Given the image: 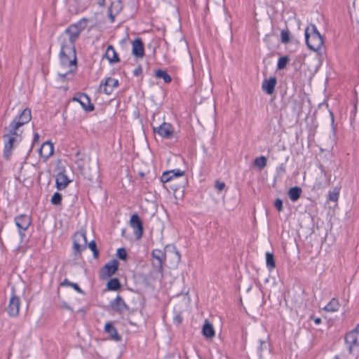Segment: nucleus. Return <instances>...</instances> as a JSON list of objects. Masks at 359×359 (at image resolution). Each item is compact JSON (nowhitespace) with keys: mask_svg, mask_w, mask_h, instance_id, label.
Returning <instances> with one entry per match:
<instances>
[{"mask_svg":"<svg viewBox=\"0 0 359 359\" xmlns=\"http://www.w3.org/2000/svg\"><path fill=\"white\" fill-rule=\"evenodd\" d=\"M116 256L119 259L126 261L128 258V254L126 249L124 248H118L116 252Z\"/></svg>","mask_w":359,"mask_h":359,"instance_id":"nucleus-37","label":"nucleus"},{"mask_svg":"<svg viewBox=\"0 0 359 359\" xmlns=\"http://www.w3.org/2000/svg\"><path fill=\"white\" fill-rule=\"evenodd\" d=\"M185 184H182V181L180 183H178L177 181L166 183V185L168 186V187L174 191H177L181 187H184Z\"/></svg>","mask_w":359,"mask_h":359,"instance_id":"nucleus-35","label":"nucleus"},{"mask_svg":"<svg viewBox=\"0 0 359 359\" xmlns=\"http://www.w3.org/2000/svg\"><path fill=\"white\" fill-rule=\"evenodd\" d=\"M20 300L14 293L10 299L8 306L6 309L8 314L11 317H15L19 314Z\"/></svg>","mask_w":359,"mask_h":359,"instance_id":"nucleus-13","label":"nucleus"},{"mask_svg":"<svg viewBox=\"0 0 359 359\" xmlns=\"http://www.w3.org/2000/svg\"><path fill=\"white\" fill-rule=\"evenodd\" d=\"M104 0H102L101 1L99 2V4L100 6H103L104 5Z\"/></svg>","mask_w":359,"mask_h":359,"instance_id":"nucleus-55","label":"nucleus"},{"mask_svg":"<svg viewBox=\"0 0 359 359\" xmlns=\"http://www.w3.org/2000/svg\"><path fill=\"white\" fill-rule=\"evenodd\" d=\"M266 264L269 271L275 269L276 261L273 253L269 252H266Z\"/></svg>","mask_w":359,"mask_h":359,"instance_id":"nucleus-28","label":"nucleus"},{"mask_svg":"<svg viewBox=\"0 0 359 359\" xmlns=\"http://www.w3.org/2000/svg\"><path fill=\"white\" fill-rule=\"evenodd\" d=\"M302 190L299 187H293L288 190V196L292 202L297 201L301 196Z\"/></svg>","mask_w":359,"mask_h":359,"instance_id":"nucleus-25","label":"nucleus"},{"mask_svg":"<svg viewBox=\"0 0 359 359\" xmlns=\"http://www.w3.org/2000/svg\"><path fill=\"white\" fill-rule=\"evenodd\" d=\"M330 116H331V121L332 123L334 124V115L332 111H330Z\"/></svg>","mask_w":359,"mask_h":359,"instance_id":"nucleus-54","label":"nucleus"},{"mask_svg":"<svg viewBox=\"0 0 359 359\" xmlns=\"http://www.w3.org/2000/svg\"><path fill=\"white\" fill-rule=\"evenodd\" d=\"M142 74V68L141 65H139L137 67H136L133 71V74L135 76H139Z\"/></svg>","mask_w":359,"mask_h":359,"instance_id":"nucleus-46","label":"nucleus"},{"mask_svg":"<svg viewBox=\"0 0 359 359\" xmlns=\"http://www.w3.org/2000/svg\"><path fill=\"white\" fill-rule=\"evenodd\" d=\"M339 308V301L336 298H332L331 301L324 307L326 311L334 312L337 311Z\"/></svg>","mask_w":359,"mask_h":359,"instance_id":"nucleus-30","label":"nucleus"},{"mask_svg":"<svg viewBox=\"0 0 359 359\" xmlns=\"http://www.w3.org/2000/svg\"><path fill=\"white\" fill-rule=\"evenodd\" d=\"M215 188L218 190V191H222L224 187H225V183L224 182H222L221 181H219V180H217L215 182Z\"/></svg>","mask_w":359,"mask_h":359,"instance_id":"nucleus-44","label":"nucleus"},{"mask_svg":"<svg viewBox=\"0 0 359 359\" xmlns=\"http://www.w3.org/2000/svg\"><path fill=\"white\" fill-rule=\"evenodd\" d=\"M104 57L108 60L110 64L117 63L120 61L119 56L112 45L107 46Z\"/></svg>","mask_w":359,"mask_h":359,"instance_id":"nucleus-20","label":"nucleus"},{"mask_svg":"<svg viewBox=\"0 0 359 359\" xmlns=\"http://www.w3.org/2000/svg\"><path fill=\"white\" fill-rule=\"evenodd\" d=\"M290 39V32L286 29L281 31L280 34V41L282 43L287 44L289 43Z\"/></svg>","mask_w":359,"mask_h":359,"instance_id":"nucleus-34","label":"nucleus"},{"mask_svg":"<svg viewBox=\"0 0 359 359\" xmlns=\"http://www.w3.org/2000/svg\"><path fill=\"white\" fill-rule=\"evenodd\" d=\"M121 287V284L117 278H111L107 283V289L111 291H117Z\"/></svg>","mask_w":359,"mask_h":359,"instance_id":"nucleus-27","label":"nucleus"},{"mask_svg":"<svg viewBox=\"0 0 359 359\" xmlns=\"http://www.w3.org/2000/svg\"><path fill=\"white\" fill-rule=\"evenodd\" d=\"M266 163L267 158L264 156L257 157L254 160L255 166L257 167L259 170H262L266 165Z\"/></svg>","mask_w":359,"mask_h":359,"instance_id":"nucleus-31","label":"nucleus"},{"mask_svg":"<svg viewBox=\"0 0 359 359\" xmlns=\"http://www.w3.org/2000/svg\"><path fill=\"white\" fill-rule=\"evenodd\" d=\"M104 330L109 334L110 339L115 341H121V336L118 333L117 329L114 326L111 322H107L105 324Z\"/></svg>","mask_w":359,"mask_h":359,"instance_id":"nucleus-19","label":"nucleus"},{"mask_svg":"<svg viewBox=\"0 0 359 359\" xmlns=\"http://www.w3.org/2000/svg\"><path fill=\"white\" fill-rule=\"evenodd\" d=\"M153 132L162 138L170 140L173 137L174 128L170 123L163 122L158 127H153Z\"/></svg>","mask_w":359,"mask_h":359,"instance_id":"nucleus-10","label":"nucleus"},{"mask_svg":"<svg viewBox=\"0 0 359 359\" xmlns=\"http://www.w3.org/2000/svg\"><path fill=\"white\" fill-rule=\"evenodd\" d=\"M69 49V46L65 39L61 43L60 51L59 54L60 62L62 67H73L74 69L77 68V58L76 51L71 50L73 54V58L70 59V57L67 54L66 50Z\"/></svg>","mask_w":359,"mask_h":359,"instance_id":"nucleus-5","label":"nucleus"},{"mask_svg":"<svg viewBox=\"0 0 359 359\" xmlns=\"http://www.w3.org/2000/svg\"><path fill=\"white\" fill-rule=\"evenodd\" d=\"M151 256L155 259V261L153 262L154 266L156 268L158 271H161L163 270V261L166 257L165 252L161 250L155 249L152 251Z\"/></svg>","mask_w":359,"mask_h":359,"instance_id":"nucleus-14","label":"nucleus"},{"mask_svg":"<svg viewBox=\"0 0 359 359\" xmlns=\"http://www.w3.org/2000/svg\"><path fill=\"white\" fill-rule=\"evenodd\" d=\"M118 85V81L111 77L107 78L104 83H101V86H104L103 92L107 95H111L113 89L117 88Z\"/></svg>","mask_w":359,"mask_h":359,"instance_id":"nucleus-17","label":"nucleus"},{"mask_svg":"<svg viewBox=\"0 0 359 359\" xmlns=\"http://www.w3.org/2000/svg\"><path fill=\"white\" fill-rule=\"evenodd\" d=\"M53 151L54 147L53 143L50 141H46L41 146L39 153L42 158L47 159L52 156Z\"/></svg>","mask_w":359,"mask_h":359,"instance_id":"nucleus-18","label":"nucleus"},{"mask_svg":"<svg viewBox=\"0 0 359 359\" xmlns=\"http://www.w3.org/2000/svg\"><path fill=\"white\" fill-rule=\"evenodd\" d=\"M179 179H182V184L188 183V180L185 175V172L179 169L163 172L160 180L161 182L163 184L164 188L168 190V187L166 185V183L177 181Z\"/></svg>","mask_w":359,"mask_h":359,"instance_id":"nucleus-4","label":"nucleus"},{"mask_svg":"<svg viewBox=\"0 0 359 359\" xmlns=\"http://www.w3.org/2000/svg\"><path fill=\"white\" fill-rule=\"evenodd\" d=\"M79 98L80 100H79V102L81 104V107L86 111L90 112L95 109V107L93 104H91L90 98L87 94L80 93Z\"/></svg>","mask_w":359,"mask_h":359,"instance_id":"nucleus-21","label":"nucleus"},{"mask_svg":"<svg viewBox=\"0 0 359 359\" xmlns=\"http://www.w3.org/2000/svg\"><path fill=\"white\" fill-rule=\"evenodd\" d=\"M172 251L170 252V253H171L174 256L175 262L176 264H178L180 262V258H181L180 254L175 246H172Z\"/></svg>","mask_w":359,"mask_h":359,"instance_id":"nucleus-40","label":"nucleus"},{"mask_svg":"<svg viewBox=\"0 0 359 359\" xmlns=\"http://www.w3.org/2000/svg\"><path fill=\"white\" fill-rule=\"evenodd\" d=\"M119 262L117 259H114L105 264L99 270V278L100 280H104L112 276L118 269Z\"/></svg>","mask_w":359,"mask_h":359,"instance_id":"nucleus-7","label":"nucleus"},{"mask_svg":"<svg viewBox=\"0 0 359 359\" xmlns=\"http://www.w3.org/2000/svg\"><path fill=\"white\" fill-rule=\"evenodd\" d=\"M277 79L274 76L264 79L262 84V90L267 95H271L275 90Z\"/></svg>","mask_w":359,"mask_h":359,"instance_id":"nucleus-15","label":"nucleus"},{"mask_svg":"<svg viewBox=\"0 0 359 359\" xmlns=\"http://www.w3.org/2000/svg\"><path fill=\"white\" fill-rule=\"evenodd\" d=\"M70 180L64 172H60L55 178L56 188L58 190H62L65 189L70 183Z\"/></svg>","mask_w":359,"mask_h":359,"instance_id":"nucleus-22","label":"nucleus"},{"mask_svg":"<svg viewBox=\"0 0 359 359\" xmlns=\"http://www.w3.org/2000/svg\"><path fill=\"white\" fill-rule=\"evenodd\" d=\"M289 61H290V57L287 55L282 56V57H279V59L278 60V63H277V69H278V70L284 69L286 67Z\"/></svg>","mask_w":359,"mask_h":359,"instance_id":"nucleus-32","label":"nucleus"},{"mask_svg":"<svg viewBox=\"0 0 359 359\" xmlns=\"http://www.w3.org/2000/svg\"><path fill=\"white\" fill-rule=\"evenodd\" d=\"M88 20L82 18L75 23L70 24L65 30L64 33L68 36L69 50L75 51L76 41L79 38L81 32L86 28Z\"/></svg>","mask_w":359,"mask_h":359,"instance_id":"nucleus-1","label":"nucleus"},{"mask_svg":"<svg viewBox=\"0 0 359 359\" xmlns=\"http://www.w3.org/2000/svg\"><path fill=\"white\" fill-rule=\"evenodd\" d=\"M344 341L348 353L352 354L353 349L359 347V325L346 334Z\"/></svg>","mask_w":359,"mask_h":359,"instance_id":"nucleus-8","label":"nucleus"},{"mask_svg":"<svg viewBox=\"0 0 359 359\" xmlns=\"http://www.w3.org/2000/svg\"><path fill=\"white\" fill-rule=\"evenodd\" d=\"M62 196L59 192H55L50 198V203L54 205H59L62 203Z\"/></svg>","mask_w":359,"mask_h":359,"instance_id":"nucleus-33","label":"nucleus"},{"mask_svg":"<svg viewBox=\"0 0 359 359\" xmlns=\"http://www.w3.org/2000/svg\"><path fill=\"white\" fill-rule=\"evenodd\" d=\"M109 306L113 311L119 314H121L129 309L128 306L120 295H117L114 300L110 302Z\"/></svg>","mask_w":359,"mask_h":359,"instance_id":"nucleus-12","label":"nucleus"},{"mask_svg":"<svg viewBox=\"0 0 359 359\" xmlns=\"http://www.w3.org/2000/svg\"><path fill=\"white\" fill-rule=\"evenodd\" d=\"M32 119L31 109L28 107L24 109L9 125L10 135H17L19 128L29 123Z\"/></svg>","mask_w":359,"mask_h":359,"instance_id":"nucleus-3","label":"nucleus"},{"mask_svg":"<svg viewBox=\"0 0 359 359\" xmlns=\"http://www.w3.org/2000/svg\"><path fill=\"white\" fill-rule=\"evenodd\" d=\"M274 207L278 212L283 210V201L280 198H276L273 203Z\"/></svg>","mask_w":359,"mask_h":359,"instance_id":"nucleus-43","label":"nucleus"},{"mask_svg":"<svg viewBox=\"0 0 359 359\" xmlns=\"http://www.w3.org/2000/svg\"><path fill=\"white\" fill-rule=\"evenodd\" d=\"M285 172L286 168L284 163H281L276 168V174L278 177H281Z\"/></svg>","mask_w":359,"mask_h":359,"instance_id":"nucleus-41","label":"nucleus"},{"mask_svg":"<svg viewBox=\"0 0 359 359\" xmlns=\"http://www.w3.org/2000/svg\"><path fill=\"white\" fill-rule=\"evenodd\" d=\"M202 333L203 336L208 339L212 338L215 334L212 325L208 322L207 320L205 321L203 326Z\"/></svg>","mask_w":359,"mask_h":359,"instance_id":"nucleus-24","label":"nucleus"},{"mask_svg":"<svg viewBox=\"0 0 359 359\" xmlns=\"http://www.w3.org/2000/svg\"><path fill=\"white\" fill-rule=\"evenodd\" d=\"M305 41L308 48L310 50L316 52L320 50L324 43L322 35L314 25H312L311 26V32H309V28L306 29Z\"/></svg>","mask_w":359,"mask_h":359,"instance_id":"nucleus-2","label":"nucleus"},{"mask_svg":"<svg viewBox=\"0 0 359 359\" xmlns=\"http://www.w3.org/2000/svg\"><path fill=\"white\" fill-rule=\"evenodd\" d=\"M182 321V317L180 314H177L174 317V322L180 324Z\"/></svg>","mask_w":359,"mask_h":359,"instance_id":"nucleus-50","label":"nucleus"},{"mask_svg":"<svg viewBox=\"0 0 359 359\" xmlns=\"http://www.w3.org/2000/svg\"><path fill=\"white\" fill-rule=\"evenodd\" d=\"M129 223L130 226L133 229V233L135 236V238L137 240L140 239L143 236L144 226L143 222L140 219V216L137 213L132 215Z\"/></svg>","mask_w":359,"mask_h":359,"instance_id":"nucleus-9","label":"nucleus"},{"mask_svg":"<svg viewBox=\"0 0 359 359\" xmlns=\"http://www.w3.org/2000/svg\"><path fill=\"white\" fill-rule=\"evenodd\" d=\"M39 133H35L34 134V137H33V140H32V146L29 149V151L32 150V147L34 146L35 144L39 143Z\"/></svg>","mask_w":359,"mask_h":359,"instance_id":"nucleus-45","label":"nucleus"},{"mask_svg":"<svg viewBox=\"0 0 359 359\" xmlns=\"http://www.w3.org/2000/svg\"><path fill=\"white\" fill-rule=\"evenodd\" d=\"M154 76L156 78L162 79L165 83H170L172 81V77L165 70L157 69L154 72Z\"/></svg>","mask_w":359,"mask_h":359,"instance_id":"nucleus-26","label":"nucleus"},{"mask_svg":"<svg viewBox=\"0 0 359 359\" xmlns=\"http://www.w3.org/2000/svg\"><path fill=\"white\" fill-rule=\"evenodd\" d=\"M15 223L19 230L20 235L25 236L23 231H26L31 224V218L25 214H21L15 218Z\"/></svg>","mask_w":359,"mask_h":359,"instance_id":"nucleus-11","label":"nucleus"},{"mask_svg":"<svg viewBox=\"0 0 359 359\" xmlns=\"http://www.w3.org/2000/svg\"><path fill=\"white\" fill-rule=\"evenodd\" d=\"M73 283L70 282L68 279L65 278L62 283H60V286H70L72 285Z\"/></svg>","mask_w":359,"mask_h":359,"instance_id":"nucleus-49","label":"nucleus"},{"mask_svg":"<svg viewBox=\"0 0 359 359\" xmlns=\"http://www.w3.org/2000/svg\"><path fill=\"white\" fill-rule=\"evenodd\" d=\"M76 70V69H74V67L73 69H70L68 72H65V73H63V74H62V73H59V74H58V76H59V77L60 78V79H61L62 81H65V80H67V79H69L67 78V76H68L69 74H73Z\"/></svg>","mask_w":359,"mask_h":359,"instance_id":"nucleus-42","label":"nucleus"},{"mask_svg":"<svg viewBox=\"0 0 359 359\" xmlns=\"http://www.w3.org/2000/svg\"><path fill=\"white\" fill-rule=\"evenodd\" d=\"M339 194V190H337V189H334V191L329 192L328 199L331 201L336 202L338 200Z\"/></svg>","mask_w":359,"mask_h":359,"instance_id":"nucleus-38","label":"nucleus"},{"mask_svg":"<svg viewBox=\"0 0 359 359\" xmlns=\"http://www.w3.org/2000/svg\"><path fill=\"white\" fill-rule=\"evenodd\" d=\"M132 53L137 57H142L144 55V43L140 38H136L132 42Z\"/></svg>","mask_w":359,"mask_h":359,"instance_id":"nucleus-16","label":"nucleus"},{"mask_svg":"<svg viewBox=\"0 0 359 359\" xmlns=\"http://www.w3.org/2000/svg\"><path fill=\"white\" fill-rule=\"evenodd\" d=\"M318 168H320L321 173H323L325 177H327V173L324 166L322 164H320L318 165Z\"/></svg>","mask_w":359,"mask_h":359,"instance_id":"nucleus-52","label":"nucleus"},{"mask_svg":"<svg viewBox=\"0 0 359 359\" xmlns=\"http://www.w3.org/2000/svg\"><path fill=\"white\" fill-rule=\"evenodd\" d=\"M310 318L313 320L316 325H319L321 323L322 320H321L320 318H318V317L315 318V316L313 315H312V316H311Z\"/></svg>","mask_w":359,"mask_h":359,"instance_id":"nucleus-51","label":"nucleus"},{"mask_svg":"<svg viewBox=\"0 0 359 359\" xmlns=\"http://www.w3.org/2000/svg\"><path fill=\"white\" fill-rule=\"evenodd\" d=\"M259 346L257 348V352L259 356H262L263 352L270 350L269 337L266 336L263 339H259Z\"/></svg>","mask_w":359,"mask_h":359,"instance_id":"nucleus-23","label":"nucleus"},{"mask_svg":"<svg viewBox=\"0 0 359 359\" xmlns=\"http://www.w3.org/2000/svg\"><path fill=\"white\" fill-rule=\"evenodd\" d=\"M72 100L73 101H76V102H79V100H80V98H79V93L78 94L77 96H74L73 98H72Z\"/></svg>","mask_w":359,"mask_h":359,"instance_id":"nucleus-53","label":"nucleus"},{"mask_svg":"<svg viewBox=\"0 0 359 359\" xmlns=\"http://www.w3.org/2000/svg\"><path fill=\"white\" fill-rule=\"evenodd\" d=\"M71 287L74 288L76 292L81 294H84V292L83 290L79 287V285L77 283H73L72 285H71Z\"/></svg>","mask_w":359,"mask_h":359,"instance_id":"nucleus-47","label":"nucleus"},{"mask_svg":"<svg viewBox=\"0 0 359 359\" xmlns=\"http://www.w3.org/2000/svg\"><path fill=\"white\" fill-rule=\"evenodd\" d=\"M85 249H86V245L81 244V243H77L76 242H73V250H74V253H77V252L80 253Z\"/></svg>","mask_w":359,"mask_h":359,"instance_id":"nucleus-39","label":"nucleus"},{"mask_svg":"<svg viewBox=\"0 0 359 359\" xmlns=\"http://www.w3.org/2000/svg\"><path fill=\"white\" fill-rule=\"evenodd\" d=\"M73 242H76L77 243H81L84 245L87 244V238L86 236V233L83 231H77L73 236Z\"/></svg>","mask_w":359,"mask_h":359,"instance_id":"nucleus-29","label":"nucleus"},{"mask_svg":"<svg viewBox=\"0 0 359 359\" xmlns=\"http://www.w3.org/2000/svg\"><path fill=\"white\" fill-rule=\"evenodd\" d=\"M88 248L93 252V257L97 258L99 257V251L97 248V244L95 241H91L88 243Z\"/></svg>","mask_w":359,"mask_h":359,"instance_id":"nucleus-36","label":"nucleus"},{"mask_svg":"<svg viewBox=\"0 0 359 359\" xmlns=\"http://www.w3.org/2000/svg\"><path fill=\"white\" fill-rule=\"evenodd\" d=\"M112 6H113V4H111V6L108 9V15L110 18L111 22H113L114 21V18H115V15H116L115 14L112 13Z\"/></svg>","mask_w":359,"mask_h":359,"instance_id":"nucleus-48","label":"nucleus"},{"mask_svg":"<svg viewBox=\"0 0 359 359\" xmlns=\"http://www.w3.org/2000/svg\"><path fill=\"white\" fill-rule=\"evenodd\" d=\"M3 138H8L5 142L4 149V157L8 160L12 154V149L15 143H18L22 140L21 135L17 131V135H10V128L8 133L3 135Z\"/></svg>","mask_w":359,"mask_h":359,"instance_id":"nucleus-6","label":"nucleus"},{"mask_svg":"<svg viewBox=\"0 0 359 359\" xmlns=\"http://www.w3.org/2000/svg\"><path fill=\"white\" fill-rule=\"evenodd\" d=\"M139 175H140L141 177H143L144 176V172H139Z\"/></svg>","mask_w":359,"mask_h":359,"instance_id":"nucleus-56","label":"nucleus"}]
</instances>
